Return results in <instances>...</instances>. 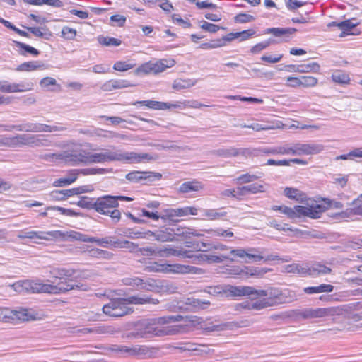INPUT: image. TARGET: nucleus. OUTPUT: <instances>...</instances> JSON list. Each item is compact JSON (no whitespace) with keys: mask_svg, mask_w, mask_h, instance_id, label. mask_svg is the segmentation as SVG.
Segmentation results:
<instances>
[{"mask_svg":"<svg viewBox=\"0 0 362 362\" xmlns=\"http://www.w3.org/2000/svg\"><path fill=\"white\" fill-rule=\"evenodd\" d=\"M75 272L65 268L53 270V280L51 284H42L33 281H23L13 285L15 290L21 291L26 290L32 293H63L76 288H80L72 279Z\"/></svg>","mask_w":362,"mask_h":362,"instance_id":"1","label":"nucleus"},{"mask_svg":"<svg viewBox=\"0 0 362 362\" xmlns=\"http://www.w3.org/2000/svg\"><path fill=\"white\" fill-rule=\"evenodd\" d=\"M182 318V315H177L145 320L140 325L143 338L176 334L181 332L182 326L179 325H171L170 324L180 321Z\"/></svg>","mask_w":362,"mask_h":362,"instance_id":"2","label":"nucleus"},{"mask_svg":"<svg viewBox=\"0 0 362 362\" xmlns=\"http://www.w3.org/2000/svg\"><path fill=\"white\" fill-rule=\"evenodd\" d=\"M158 156L147 153L125 152L121 150L106 151L101 153L88 152V163L122 161L127 163H139L145 160H155Z\"/></svg>","mask_w":362,"mask_h":362,"instance_id":"3","label":"nucleus"},{"mask_svg":"<svg viewBox=\"0 0 362 362\" xmlns=\"http://www.w3.org/2000/svg\"><path fill=\"white\" fill-rule=\"evenodd\" d=\"M273 211H279L282 214L287 216L288 218L294 219L296 218H301L302 216H308L312 218H318L320 215L326 209V207L315 203L309 206H295L293 208L287 206L274 205L272 206Z\"/></svg>","mask_w":362,"mask_h":362,"instance_id":"4","label":"nucleus"},{"mask_svg":"<svg viewBox=\"0 0 362 362\" xmlns=\"http://www.w3.org/2000/svg\"><path fill=\"white\" fill-rule=\"evenodd\" d=\"M132 199L126 196L105 195L96 199L95 211L101 214L110 216L112 221L118 222L121 218V213L115 208L118 207V201H132Z\"/></svg>","mask_w":362,"mask_h":362,"instance_id":"5","label":"nucleus"},{"mask_svg":"<svg viewBox=\"0 0 362 362\" xmlns=\"http://www.w3.org/2000/svg\"><path fill=\"white\" fill-rule=\"evenodd\" d=\"M255 297H266V304L274 306L296 300V293L289 289L281 290L278 288L268 287L266 289H256Z\"/></svg>","mask_w":362,"mask_h":362,"instance_id":"6","label":"nucleus"},{"mask_svg":"<svg viewBox=\"0 0 362 362\" xmlns=\"http://www.w3.org/2000/svg\"><path fill=\"white\" fill-rule=\"evenodd\" d=\"M293 313L295 317L306 320L340 315L343 313V309L339 306L316 308H306L302 310H293Z\"/></svg>","mask_w":362,"mask_h":362,"instance_id":"7","label":"nucleus"},{"mask_svg":"<svg viewBox=\"0 0 362 362\" xmlns=\"http://www.w3.org/2000/svg\"><path fill=\"white\" fill-rule=\"evenodd\" d=\"M48 147L51 146V141L44 137L35 134H16L10 136V148H21L23 146Z\"/></svg>","mask_w":362,"mask_h":362,"instance_id":"8","label":"nucleus"},{"mask_svg":"<svg viewBox=\"0 0 362 362\" xmlns=\"http://www.w3.org/2000/svg\"><path fill=\"white\" fill-rule=\"evenodd\" d=\"M103 312L108 316L119 317L132 313L133 310L128 307L125 298H117L104 305Z\"/></svg>","mask_w":362,"mask_h":362,"instance_id":"9","label":"nucleus"},{"mask_svg":"<svg viewBox=\"0 0 362 362\" xmlns=\"http://www.w3.org/2000/svg\"><path fill=\"white\" fill-rule=\"evenodd\" d=\"M211 248L223 252L230 250L229 255H230L232 258L235 259V262L237 261V258L243 259V262L245 263H250L251 259H252L253 262H259L263 260L262 255L250 254L246 252L245 249L240 247L233 248L222 243H218L214 245Z\"/></svg>","mask_w":362,"mask_h":362,"instance_id":"10","label":"nucleus"},{"mask_svg":"<svg viewBox=\"0 0 362 362\" xmlns=\"http://www.w3.org/2000/svg\"><path fill=\"white\" fill-rule=\"evenodd\" d=\"M70 165L88 163V152L81 148L69 149L57 156Z\"/></svg>","mask_w":362,"mask_h":362,"instance_id":"11","label":"nucleus"},{"mask_svg":"<svg viewBox=\"0 0 362 362\" xmlns=\"http://www.w3.org/2000/svg\"><path fill=\"white\" fill-rule=\"evenodd\" d=\"M162 175L160 173L150 171H132L126 175V179L131 182H143L149 184L160 180Z\"/></svg>","mask_w":362,"mask_h":362,"instance_id":"12","label":"nucleus"},{"mask_svg":"<svg viewBox=\"0 0 362 362\" xmlns=\"http://www.w3.org/2000/svg\"><path fill=\"white\" fill-rule=\"evenodd\" d=\"M122 282L124 285L132 286L136 290L153 291L158 288L156 281L152 279L144 281L139 277H128L123 279Z\"/></svg>","mask_w":362,"mask_h":362,"instance_id":"13","label":"nucleus"},{"mask_svg":"<svg viewBox=\"0 0 362 362\" xmlns=\"http://www.w3.org/2000/svg\"><path fill=\"white\" fill-rule=\"evenodd\" d=\"M113 352L119 353L124 356H144L148 353V349L144 345L127 346L124 345H112L110 348Z\"/></svg>","mask_w":362,"mask_h":362,"instance_id":"14","label":"nucleus"},{"mask_svg":"<svg viewBox=\"0 0 362 362\" xmlns=\"http://www.w3.org/2000/svg\"><path fill=\"white\" fill-rule=\"evenodd\" d=\"M324 150V146L320 144H295L291 146V155H314Z\"/></svg>","mask_w":362,"mask_h":362,"instance_id":"15","label":"nucleus"},{"mask_svg":"<svg viewBox=\"0 0 362 362\" xmlns=\"http://www.w3.org/2000/svg\"><path fill=\"white\" fill-rule=\"evenodd\" d=\"M51 238L63 240H75L85 243H90L91 241V237L74 230L66 233L60 230H53L51 233Z\"/></svg>","mask_w":362,"mask_h":362,"instance_id":"16","label":"nucleus"},{"mask_svg":"<svg viewBox=\"0 0 362 362\" xmlns=\"http://www.w3.org/2000/svg\"><path fill=\"white\" fill-rule=\"evenodd\" d=\"M187 256V250L181 247L165 246L159 249L158 257H177L185 258Z\"/></svg>","mask_w":362,"mask_h":362,"instance_id":"17","label":"nucleus"},{"mask_svg":"<svg viewBox=\"0 0 362 362\" xmlns=\"http://www.w3.org/2000/svg\"><path fill=\"white\" fill-rule=\"evenodd\" d=\"M164 60L156 62H148L143 64L139 70L145 73L154 72L159 73L163 71L166 68L173 66L175 64V61L172 60L170 65L164 64Z\"/></svg>","mask_w":362,"mask_h":362,"instance_id":"18","label":"nucleus"},{"mask_svg":"<svg viewBox=\"0 0 362 362\" xmlns=\"http://www.w3.org/2000/svg\"><path fill=\"white\" fill-rule=\"evenodd\" d=\"M134 105H141L146 106L149 109L153 110H165L171 107L176 108L179 107L177 104H170L164 102L155 101V100H139L132 103Z\"/></svg>","mask_w":362,"mask_h":362,"instance_id":"19","label":"nucleus"},{"mask_svg":"<svg viewBox=\"0 0 362 362\" xmlns=\"http://www.w3.org/2000/svg\"><path fill=\"white\" fill-rule=\"evenodd\" d=\"M308 276L315 277L330 274L332 269L320 262H315L311 265L308 264Z\"/></svg>","mask_w":362,"mask_h":362,"instance_id":"20","label":"nucleus"},{"mask_svg":"<svg viewBox=\"0 0 362 362\" xmlns=\"http://www.w3.org/2000/svg\"><path fill=\"white\" fill-rule=\"evenodd\" d=\"M226 292L231 296H255L256 289L252 286H230Z\"/></svg>","mask_w":362,"mask_h":362,"instance_id":"21","label":"nucleus"},{"mask_svg":"<svg viewBox=\"0 0 362 362\" xmlns=\"http://www.w3.org/2000/svg\"><path fill=\"white\" fill-rule=\"evenodd\" d=\"M52 231L45 232V231H25L21 230L18 235V238L19 239H41V240H49L51 238Z\"/></svg>","mask_w":362,"mask_h":362,"instance_id":"22","label":"nucleus"},{"mask_svg":"<svg viewBox=\"0 0 362 362\" xmlns=\"http://www.w3.org/2000/svg\"><path fill=\"white\" fill-rule=\"evenodd\" d=\"M204 189V185L197 180H194L192 181H187L183 182L180 187H179V192L180 193H189L193 192H199Z\"/></svg>","mask_w":362,"mask_h":362,"instance_id":"23","label":"nucleus"},{"mask_svg":"<svg viewBox=\"0 0 362 362\" xmlns=\"http://www.w3.org/2000/svg\"><path fill=\"white\" fill-rule=\"evenodd\" d=\"M264 191V185L258 183L237 187V194L239 196H245L249 193L257 194Z\"/></svg>","mask_w":362,"mask_h":362,"instance_id":"24","label":"nucleus"},{"mask_svg":"<svg viewBox=\"0 0 362 362\" xmlns=\"http://www.w3.org/2000/svg\"><path fill=\"white\" fill-rule=\"evenodd\" d=\"M30 88L24 83H9L6 81H2L0 90L3 93H16L22 92Z\"/></svg>","mask_w":362,"mask_h":362,"instance_id":"25","label":"nucleus"},{"mask_svg":"<svg viewBox=\"0 0 362 362\" xmlns=\"http://www.w3.org/2000/svg\"><path fill=\"white\" fill-rule=\"evenodd\" d=\"M125 300L127 303V305H144L146 303L157 305L159 303V300L158 299L152 298L146 295H143L142 296H132L128 298H125Z\"/></svg>","mask_w":362,"mask_h":362,"instance_id":"26","label":"nucleus"},{"mask_svg":"<svg viewBox=\"0 0 362 362\" xmlns=\"http://www.w3.org/2000/svg\"><path fill=\"white\" fill-rule=\"evenodd\" d=\"M8 318L18 319L21 321H28L34 320V315L28 309H21L19 310H10L8 312Z\"/></svg>","mask_w":362,"mask_h":362,"instance_id":"27","label":"nucleus"},{"mask_svg":"<svg viewBox=\"0 0 362 362\" xmlns=\"http://www.w3.org/2000/svg\"><path fill=\"white\" fill-rule=\"evenodd\" d=\"M333 291L334 286L327 284H322L316 286H309L303 288L304 293L308 295L320 293H331Z\"/></svg>","mask_w":362,"mask_h":362,"instance_id":"28","label":"nucleus"},{"mask_svg":"<svg viewBox=\"0 0 362 362\" xmlns=\"http://www.w3.org/2000/svg\"><path fill=\"white\" fill-rule=\"evenodd\" d=\"M296 31L293 28H269L265 30V33L272 34L275 37H289Z\"/></svg>","mask_w":362,"mask_h":362,"instance_id":"29","label":"nucleus"},{"mask_svg":"<svg viewBox=\"0 0 362 362\" xmlns=\"http://www.w3.org/2000/svg\"><path fill=\"white\" fill-rule=\"evenodd\" d=\"M224 261H229L230 262H235V259L232 258L229 255H215V254H206L205 262L207 264L213 263H222Z\"/></svg>","mask_w":362,"mask_h":362,"instance_id":"30","label":"nucleus"},{"mask_svg":"<svg viewBox=\"0 0 362 362\" xmlns=\"http://www.w3.org/2000/svg\"><path fill=\"white\" fill-rule=\"evenodd\" d=\"M261 151L267 155H291V146H284L276 148H263Z\"/></svg>","mask_w":362,"mask_h":362,"instance_id":"31","label":"nucleus"},{"mask_svg":"<svg viewBox=\"0 0 362 362\" xmlns=\"http://www.w3.org/2000/svg\"><path fill=\"white\" fill-rule=\"evenodd\" d=\"M285 270L288 273L296 274L303 276H308V264H291L286 265Z\"/></svg>","mask_w":362,"mask_h":362,"instance_id":"32","label":"nucleus"},{"mask_svg":"<svg viewBox=\"0 0 362 362\" xmlns=\"http://www.w3.org/2000/svg\"><path fill=\"white\" fill-rule=\"evenodd\" d=\"M175 235L189 238L191 236L199 237L202 234L197 233L194 229L181 227L175 224Z\"/></svg>","mask_w":362,"mask_h":362,"instance_id":"33","label":"nucleus"},{"mask_svg":"<svg viewBox=\"0 0 362 362\" xmlns=\"http://www.w3.org/2000/svg\"><path fill=\"white\" fill-rule=\"evenodd\" d=\"M203 216L209 220H220L227 216L228 213L221 209H203Z\"/></svg>","mask_w":362,"mask_h":362,"instance_id":"34","label":"nucleus"},{"mask_svg":"<svg viewBox=\"0 0 362 362\" xmlns=\"http://www.w3.org/2000/svg\"><path fill=\"white\" fill-rule=\"evenodd\" d=\"M71 204H76L83 209L95 210L96 199L84 196L80 197V199L77 202H71Z\"/></svg>","mask_w":362,"mask_h":362,"instance_id":"35","label":"nucleus"},{"mask_svg":"<svg viewBox=\"0 0 362 362\" xmlns=\"http://www.w3.org/2000/svg\"><path fill=\"white\" fill-rule=\"evenodd\" d=\"M197 79H178L175 80L173 84V88L180 90L194 86L197 83Z\"/></svg>","mask_w":362,"mask_h":362,"instance_id":"36","label":"nucleus"},{"mask_svg":"<svg viewBox=\"0 0 362 362\" xmlns=\"http://www.w3.org/2000/svg\"><path fill=\"white\" fill-rule=\"evenodd\" d=\"M44 67V64L37 61L24 62L20 64L16 69L20 71H30Z\"/></svg>","mask_w":362,"mask_h":362,"instance_id":"37","label":"nucleus"},{"mask_svg":"<svg viewBox=\"0 0 362 362\" xmlns=\"http://www.w3.org/2000/svg\"><path fill=\"white\" fill-rule=\"evenodd\" d=\"M320 69V66L317 62H310L308 64H299L298 65L296 72L299 73H308L313 72L317 73L319 72Z\"/></svg>","mask_w":362,"mask_h":362,"instance_id":"38","label":"nucleus"},{"mask_svg":"<svg viewBox=\"0 0 362 362\" xmlns=\"http://www.w3.org/2000/svg\"><path fill=\"white\" fill-rule=\"evenodd\" d=\"M13 42L16 44V47H18V48L21 49L18 51V52L21 55L25 56V55H26L27 53H29L33 56H37L40 54V52L37 49H35L28 45H26L23 42H18V41H13Z\"/></svg>","mask_w":362,"mask_h":362,"instance_id":"39","label":"nucleus"},{"mask_svg":"<svg viewBox=\"0 0 362 362\" xmlns=\"http://www.w3.org/2000/svg\"><path fill=\"white\" fill-rule=\"evenodd\" d=\"M353 21L355 19H349L339 23L338 28L342 30L340 37L350 34V31L358 25V23H354Z\"/></svg>","mask_w":362,"mask_h":362,"instance_id":"40","label":"nucleus"},{"mask_svg":"<svg viewBox=\"0 0 362 362\" xmlns=\"http://www.w3.org/2000/svg\"><path fill=\"white\" fill-rule=\"evenodd\" d=\"M185 304L195 309H205L210 305L211 303L209 300H203L192 297L187 298Z\"/></svg>","mask_w":362,"mask_h":362,"instance_id":"41","label":"nucleus"},{"mask_svg":"<svg viewBox=\"0 0 362 362\" xmlns=\"http://www.w3.org/2000/svg\"><path fill=\"white\" fill-rule=\"evenodd\" d=\"M205 231L211 236L223 237L226 238H232L234 235L230 228L225 230L222 228H217L215 229L206 230Z\"/></svg>","mask_w":362,"mask_h":362,"instance_id":"42","label":"nucleus"},{"mask_svg":"<svg viewBox=\"0 0 362 362\" xmlns=\"http://www.w3.org/2000/svg\"><path fill=\"white\" fill-rule=\"evenodd\" d=\"M169 267L171 268L170 269V272L178 274L195 273V270L197 269L194 267L180 264L169 265Z\"/></svg>","mask_w":362,"mask_h":362,"instance_id":"43","label":"nucleus"},{"mask_svg":"<svg viewBox=\"0 0 362 362\" xmlns=\"http://www.w3.org/2000/svg\"><path fill=\"white\" fill-rule=\"evenodd\" d=\"M145 235H146L147 238H149L150 237H154L155 239L158 241H171V238H170L169 234H166L164 230H160L156 232L147 230L145 232Z\"/></svg>","mask_w":362,"mask_h":362,"instance_id":"44","label":"nucleus"},{"mask_svg":"<svg viewBox=\"0 0 362 362\" xmlns=\"http://www.w3.org/2000/svg\"><path fill=\"white\" fill-rule=\"evenodd\" d=\"M90 243H96L98 245L103 247H106V245L107 244H110L114 247H118L119 244V241L118 240H115V238L112 237H106L103 238L91 237Z\"/></svg>","mask_w":362,"mask_h":362,"instance_id":"45","label":"nucleus"},{"mask_svg":"<svg viewBox=\"0 0 362 362\" xmlns=\"http://www.w3.org/2000/svg\"><path fill=\"white\" fill-rule=\"evenodd\" d=\"M247 149H243L241 153H245ZM240 153V150L235 148H222L216 151V154L224 158L236 156Z\"/></svg>","mask_w":362,"mask_h":362,"instance_id":"46","label":"nucleus"},{"mask_svg":"<svg viewBox=\"0 0 362 362\" xmlns=\"http://www.w3.org/2000/svg\"><path fill=\"white\" fill-rule=\"evenodd\" d=\"M244 271L246 276H262L267 272L265 269L247 266H244Z\"/></svg>","mask_w":362,"mask_h":362,"instance_id":"47","label":"nucleus"},{"mask_svg":"<svg viewBox=\"0 0 362 362\" xmlns=\"http://www.w3.org/2000/svg\"><path fill=\"white\" fill-rule=\"evenodd\" d=\"M40 123L27 122L23 124H18L17 131L26 132H40Z\"/></svg>","mask_w":362,"mask_h":362,"instance_id":"48","label":"nucleus"},{"mask_svg":"<svg viewBox=\"0 0 362 362\" xmlns=\"http://www.w3.org/2000/svg\"><path fill=\"white\" fill-rule=\"evenodd\" d=\"M88 255L95 258L110 259L112 254L106 250L94 248L88 251Z\"/></svg>","mask_w":362,"mask_h":362,"instance_id":"49","label":"nucleus"},{"mask_svg":"<svg viewBox=\"0 0 362 362\" xmlns=\"http://www.w3.org/2000/svg\"><path fill=\"white\" fill-rule=\"evenodd\" d=\"M228 324L214 325L212 322H204L201 327L207 332L225 330L228 327Z\"/></svg>","mask_w":362,"mask_h":362,"instance_id":"50","label":"nucleus"},{"mask_svg":"<svg viewBox=\"0 0 362 362\" xmlns=\"http://www.w3.org/2000/svg\"><path fill=\"white\" fill-rule=\"evenodd\" d=\"M98 40L100 45L105 46H119L122 43V41L119 39L103 36H99Z\"/></svg>","mask_w":362,"mask_h":362,"instance_id":"51","label":"nucleus"},{"mask_svg":"<svg viewBox=\"0 0 362 362\" xmlns=\"http://www.w3.org/2000/svg\"><path fill=\"white\" fill-rule=\"evenodd\" d=\"M262 177V173L259 175H251L249 173L243 174L236 178V182L239 184H246L253 182L254 180Z\"/></svg>","mask_w":362,"mask_h":362,"instance_id":"52","label":"nucleus"},{"mask_svg":"<svg viewBox=\"0 0 362 362\" xmlns=\"http://www.w3.org/2000/svg\"><path fill=\"white\" fill-rule=\"evenodd\" d=\"M354 158H362V148H354L347 154L337 156L336 160H348Z\"/></svg>","mask_w":362,"mask_h":362,"instance_id":"53","label":"nucleus"},{"mask_svg":"<svg viewBox=\"0 0 362 362\" xmlns=\"http://www.w3.org/2000/svg\"><path fill=\"white\" fill-rule=\"evenodd\" d=\"M49 210H55L61 212L62 214L66 215V216H72L74 214V211L71 209H66L64 208H62L61 206H47L45 209V211L41 212L40 214V216L46 217L47 216V211Z\"/></svg>","mask_w":362,"mask_h":362,"instance_id":"54","label":"nucleus"},{"mask_svg":"<svg viewBox=\"0 0 362 362\" xmlns=\"http://www.w3.org/2000/svg\"><path fill=\"white\" fill-rule=\"evenodd\" d=\"M317 78L311 76H301V86L305 88L314 87L317 84Z\"/></svg>","mask_w":362,"mask_h":362,"instance_id":"55","label":"nucleus"},{"mask_svg":"<svg viewBox=\"0 0 362 362\" xmlns=\"http://www.w3.org/2000/svg\"><path fill=\"white\" fill-rule=\"evenodd\" d=\"M185 258H189L192 259V262L197 264H202L206 263V254H197L194 255L192 254L190 251L187 250V256H185Z\"/></svg>","mask_w":362,"mask_h":362,"instance_id":"56","label":"nucleus"},{"mask_svg":"<svg viewBox=\"0 0 362 362\" xmlns=\"http://www.w3.org/2000/svg\"><path fill=\"white\" fill-rule=\"evenodd\" d=\"M350 210L354 214H362V194L353 201Z\"/></svg>","mask_w":362,"mask_h":362,"instance_id":"57","label":"nucleus"},{"mask_svg":"<svg viewBox=\"0 0 362 362\" xmlns=\"http://www.w3.org/2000/svg\"><path fill=\"white\" fill-rule=\"evenodd\" d=\"M123 235L129 238H146L145 232L135 230L133 228H127L123 232Z\"/></svg>","mask_w":362,"mask_h":362,"instance_id":"58","label":"nucleus"},{"mask_svg":"<svg viewBox=\"0 0 362 362\" xmlns=\"http://www.w3.org/2000/svg\"><path fill=\"white\" fill-rule=\"evenodd\" d=\"M175 217H179L177 209H168L164 211L163 215H160V218L164 221L169 220L175 222L176 221L174 220Z\"/></svg>","mask_w":362,"mask_h":362,"instance_id":"59","label":"nucleus"},{"mask_svg":"<svg viewBox=\"0 0 362 362\" xmlns=\"http://www.w3.org/2000/svg\"><path fill=\"white\" fill-rule=\"evenodd\" d=\"M201 23V28L211 33H215L220 29H224V28L220 27L219 25L209 23L205 21H202Z\"/></svg>","mask_w":362,"mask_h":362,"instance_id":"60","label":"nucleus"},{"mask_svg":"<svg viewBox=\"0 0 362 362\" xmlns=\"http://www.w3.org/2000/svg\"><path fill=\"white\" fill-rule=\"evenodd\" d=\"M194 346H196L195 343L185 341L180 343L178 346H174L173 349L179 351L180 352L192 351V350H194Z\"/></svg>","mask_w":362,"mask_h":362,"instance_id":"61","label":"nucleus"},{"mask_svg":"<svg viewBox=\"0 0 362 362\" xmlns=\"http://www.w3.org/2000/svg\"><path fill=\"white\" fill-rule=\"evenodd\" d=\"M198 209L194 206H186L184 208L177 209L179 217L185 216L188 215H197Z\"/></svg>","mask_w":362,"mask_h":362,"instance_id":"62","label":"nucleus"},{"mask_svg":"<svg viewBox=\"0 0 362 362\" xmlns=\"http://www.w3.org/2000/svg\"><path fill=\"white\" fill-rule=\"evenodd\" d=\"M76 35V30L74 28H69L68 26L63 27L62 30V37L64 38L71 40L75 38Z\"/></svg>","mask_w":362,"mask_h":362,"instance_id":"63","label":"nucleus"},{"mask_svg":"<svg viewBox=\"0 0 362 362\" xmlns=\"http://www.w3.org/2000/svg\"><path fill=\"white\" fill-rule=\"evenodd\" d=\"M332 78L334 82L339 83H347L349 81V77L344 73L336 72L332 75Z\"/></svg>","mask_w":362,"mask_h":362,"instance_id":"64","label":"nucleus"}]
</instances>
